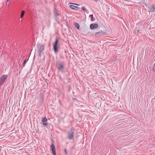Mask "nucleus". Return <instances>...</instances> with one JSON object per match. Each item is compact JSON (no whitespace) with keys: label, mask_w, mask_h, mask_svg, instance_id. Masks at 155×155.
<instances>
[{"label":"nucleus","mask_w":155,"mask_h":155,"mask_svg":"<svg viewBox=\"0 0 155 155\" xmlns=\"http://www.w3.org/2000/svg\"><path fill=\"white\" fill-rule=\"evenodd\" d=\"M103 34V32L102 31L98 32L96 33L95 35L97 38H98L100 36L102 35Z\"/></svg>","instance_id":"nucleus-10"},{"label":"nucleus","mask_w":155,"mask_h":155,"mask_svg":"<svg viewBox=\"0 0 155 155\" xmlns=\"http://www.w3.org/2000/svg\"><path fill=\"white\" fill-rule=\"evenodd\" d=\"M74 4V5H77L79 6V5H78V4Z\"/></svg>","instance_id":"nucleus-21"},{"label":"nucleus","mask_w":155,"mask_h":155,"mask_svg":"<svg viewBox=\"0 0 155 155\" xmlns=\"http://www.w3.org/2000/svg\"><path fill=\"white\" fill-rule=\"evenodd\" d=\"M28 61V59H27V60L26 59H25V61H24L23 62V67L25 66V65L26 64L27 61Z\"/></svg>","instance_id":"nucleus-16"},{"label":"nucleus","mask_w":155,"mask_h":155,"mask_svg":"<svg viewBox=\"0 0 155 155\" xmlns=\"http://www.w3.org/2000/svg\"><path fill=\"white\" fill-rule=\"evenodd\" d=\"M82 9L83 11H86V8H85V7H84H84H82Z\"/></svg>","instance_id":"nucleus-17"},{"label":"nucleus","mask_w":155,"mask_h":155,"mask_svg":"<svg viewBox=\"0 0 155 155\" xmlns=\"http://www.w3.org/2000/svg\"><path fill=\"white\" fill-rule=\"evenodd\" d=\"M51 150L54 155H56L55 152V147L54 145L53 144H52L51 146Z\"/></svg>","instance_id":"nucleus-6"},{"label":"nucleus","mask_w":155,"mask_h":155,"mask_svg":"<svg viewBox=\"0 0 155 155\" xmlns=\"http://www.w3.org/2000/svg\"><path fill=\"white\" fill-rule=\"evenodd\" d=\"M58 39H56L55 41L53 44V48L55 53H57L58 51Z\"/></svg>","instance_id":"nucleus-2"},{"label":"nucleus","mask_w":155,"mask_h":155,"mask_svg":"<svg viewBox=\"0 0 155 155\" xmlns=\"http://www.w3.org/2000/svg\"><path fill=\"white\" fill-rule=\"evenodd\" d=\"M56 39H58V38H57V37L56 38Z\"/></svg>","instance_id":"nucleus-25"},{"label":"nucleus","mask_w":155,"mask_h":155,"mask_svg":"<svg viewBox=\"0 0 155 155\" xmlns=\"http://www.w3.org/2000/svg\"><path fill=\"white\" fill-rule=\"evenodd\" d=\"M64 152H65V154H67V150H66V148H65V149H64Z\"/></svg>","instance_id":"nucleus-19"},{"label":"nucleus","mask_w":155,"mask_h":155,"mask_svg":"<svg viewBox=\"0 0 155 155\" xmlns=\"http://www.w3.org/2000/svg\"><path fill=\"white\" fill-rule=\"evenodd\" d=\"M58 10L54 8V16L56 18L59 15L58 12Z\"/></svg>","instance_id":"nucleus-9"},{"label":"nucleus","mask_w":155,"mask_h":155,"mask_svg":"<svg viewBox=\"0 0 155 155\" xmlns=\"http://www.w3.org/2000/svg\"><path fill=\"white\" fill-rule=\"evenodd\" d=\"M140 30H138L137 31V33L138 34L139 32L140 31Z\"/></svg>","instance_id":"nucleus-20"},{"label":"nucleus","mask_w":155,"mask_h":155,"mask_svg":"<svg viewBox=\"0 0 155 155\" xmlns=\"http://www.w3.org/2000/svg\"><path fill=\"white\" fill-rule=\"evenodd\" d=\"M8 76V75L6 74L3 75L1 77L0 79V86L3 85Z\"/></svg>","instance_id":"nucleus-4"},{"label":"nucleus","mask_w":155,"mask_h":155,"mask_svg":"<svg viewBox=\"0 0 155 155\" xmlns=\"http://www.w3.org/2000/svg\"><path fill=\"white\" fill-rule=\"evenodd\" d=\"M25 13V11H24V10L22 11L21 13V16H20V18H23V16L24 15Z\"/></svg>","instance_id":"nucleus-13"},{"label":"nucleus","mask_w":155,"mask_h":155,"mask_svg":"<svg viewBox=\"0 0 155 155\" xmlns=\"http://www.w3.org/2000/svg\"><path fill=\"white\" fill-rule=\"evenodd\" d=\"M98 27V25L97 24H91L90 25V28L91 29H94L97 28Z\"/></svg>","instance_id":"nucleus-7"},{"label":"nucleus","mask_w":155,"mask_h":155,"mask_svg":"<svg viewBox=\"0 0 155 155\" xmlns=\"http://www.w3.org/2000/svg\"><path fill=\"white\" fill-rule=\"evenodd\" d=\"M70 7L71 8L75 10H77L79 9V8H78V7L73 5H70Z\"/></svg>","instance_id":"nucleus-11"},{"label":"nucleus","mask_w":155,"mask_h":155,"mask_svg":"<svg viewBox=\"0 0 155 155\" xmlns=\"http://www.w3.org/2000/svg\"><path fill=\"white\" fill-rule=\"evenodd\" d=\"M81 8H80V9L79 10H80V11H81Z\"/></svg>","instance_id":"nucleus-23"},{"label":"nucleus","mask_w":155,"mask_h":155,"mask_svg":"<svg viewBox=\"0 0 155 155\" xmlns=\"http://www.w3.org/2000/svg\"><path fill=\"white\" fill-rule=\"evenodd\" d=\"M67 133L68 138L70 140H71L74 138V132L72 129H71L69 131H68Z\"/></svg>","instance_id":"nucleus-3"},{"label":"nucleus","mask_w":155,"mask_h":155,"mask_svg":"<svg viewBox=\"0 0 155 155\" xmlns=\"http://www.w3.org/2000/svg\"><path fill=\"white\" fill-rule=\"evenodd\" d=\"M9 0H7V1L8 2L9 1Z\"/></svg>","instance_id":"nucleus-24"},{"label":"nucleus","mask_w":155,"mask_h":155,"mask_svg":"<svg viewBox=\"0 0 155 155\" xmlns=\"http://www.w3.org/2000/svg\"><path fill=\"white\" fill-rule=\"evenodd\" d=\"M37 46L38 48V50L39 53L41 52L44 49L45 46L44 45H37Z\"/></svg>","instance_id":"nucleus-5"},{"label":"nucleus","mask_w":155,"mask_h":155,"mask_svg":"<svg viewBox=\"0 0 155 155\" xmlns=\"http://www.w3.org/2000/svg\"><path fill=\"white\" fill-rule=\"evenodd\" d=\"M148 11L149 12H155V8L153 6H151L148 8Z\"/></svg>","instance_id":"nucleus-8"},{"label":"nucleus","mask_w":155,"mask_h":155,"mask_svg":"<svg viewBox=\"0 0 155 155\" xmlns=\"http://www.w3.org/2000/svg\"><path fill=\"white\" fill-rule=\"evenodd\" d=\"M90 17H91V20L92 21H94L95 20V18L93 17V15H91L89 16Z\"/></svg>","instance_id":"nucleus-14"},{"label":"nucleus","mask_w":155,"mask_h":155,"mask_svg":"<svg viewBox=\"0 0 155 155\" xmlns=\"http://www.w3.org/2000/svg\"><path fill=\"white\" fill-rule=\"evenodd\" d=\"M74 25L75 27L78 29H79L80 28V25L78 23L76 22H74Z\"/></svg>","instance_id":"nucleus-12"},{"label":"nucleus","mask_w":155,"mask_h":155,"mask_svg":"<svg viewBox=\"0 0 155 155\" xmlns=\"http://www.w3.org/2000/svg\"><path fill=\"white\" fill-rule=\"evenodd\" d=\"M43 125L44 126H46L48 124L44 122L43 123Z\"/></svg>","instance_id":"nucleus-18"},{"label":"nucleus","mask_w":155,"mask_h":155,"mask_svg":"<svg viewBox=\"0 0 155 155\" xmlns=\"http://www.w3.org/2000/svg\"><path fill=\"white\" fill-rule=\"evenodd\" d=\"M47 121V118L45 117H44L42 120V122H46Z\"/></svg>","instance_id":"nucleus-15"},{"label":"nucleus","mask_w":155,"mask_h":155,"mask_svg":"<svg viewBox=\"0 0 155 155\" xmlns=\"http://www.w3.org/2000/svg\"><path fill=\"white\" fill-rule=\"evenodd\" d=\"M93 1H95L96 2H97L98 0H93Z\"/></svg>","instance_id":"nucleus-22"},{"label":"nucleus","mask_w":155,"mask_h":155,"mask_svg":"<svg viewBox=\"0 0 155 155\" xmlns=\"http://www.w3.org/2000/svg\"><path fill=\"white\" fill-rule=\"evenodd\" d=\"M56 66L57 69L59 71L64 72V71L65 66L64 62L63 61H58L56 62Z\"/></svg>","instance_id":"nucleus-1"}]
</instances>
